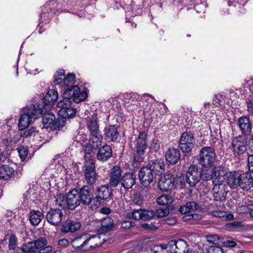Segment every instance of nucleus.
<instances>
[{"label":"nucleus","instance_id":"obj_19","mask_svg":"<svg viewBox=\"0 0 253 253\" xmlns=\"http://www.w3.org/2000/svg\"><path fill=\"white\" fill-rule=\"evenodd\" d=\"M68 208L74 210L82 203L81 198L79 197V192L73 189L69 192L66 196Z\"/></svg>","mask_w":253,"mask_h":253},{"label":"nucleus","instance_id":"obj_15","mask_svg":"<svg viewBox=\"0 0 253 253\" xmlns=\"http://www.w3.org/2000/svg\"><path fill=\"white\" fill-rule=\"evenodd\" d=\"M63 216V213L61 209H51L47 212L46 219L50 224L57 226L60 224Z\"/></svg>","mask_w":253,"mask_h":253},{"label":"nucleus","instance_id":"obj_7","mask_svg":"<svg viewBox=\"0 0 253 253\" xmlns=\"http://www.w3.org/2000/svg\"><path fill=\"white\" fill-rule=\"evenodd\" d=\"M96 196L94 199V205L99 207L102 203L109 201L112 198L111 189L105 185L97 187L96 189Z\"/></svg>","mask_w":253,"mask_h":253},{"label":"nucleus","instance_id":"obj_54","mask_svg":"<svg viewBox=\"0 0 253 253\" xmlns=\"http://www.w3.org/2000/svg\"><path fill=\"white\" fill-rule=\"evenodd\" d=\"M75 139L76 141L79 142L82 144V142L87 140V136L82 131L80 130L76 135Z\"/></svg>","mask_w":253,"mask_h":253},{"label":"nucleus","instance_id":"obj_32","mask_svg":"<svg viewBox=\"0 0 253 253\" xmlns=\"http://www.w3.org/2000/svg\"><path fill=\"white\" fill-rule=\"evenodd\" d=\"M149 168L152 169V171L156 175L158 173H162L163 172L165 168V165L162 160L157 159L152 160L150 162V167Z\"/></svg>","mask_w":253,"mask_h":253},{"label":"nucleus","instance_id":"obj_40","mask_svg":"<svg viewBox=\"0 0 253 253\" xmlns=\"http://www.w3.org/2000/svg\"><path fill=\"white\" fill-rule=\"evenodd\" d=\"M75 75L73 74H68L64 79L59 87L62 89H65L73 86L75 83Z\"/></svg>","mask_w":253,"mask_h":253},{"label":"nucleus","instance_id":"obj_45","mask_svg":"<svg viewBox=\"0 0 253 253\" xmlns=\"http://www.w3.org/2000/svg\"><path fill=\"white\" fill-rule=\"evenodd\" d=\"M142 209L134 210L132 211H129L126 213V216L129 218L135 220L141 219V213Z\"/></svg>","mask_w":253,"mask_h":253},{"label":"nucleus","instance_id":"obj_38","mask_svg":"<svg viewBox=\"0 0 253 253\" xmlns=\"http://www.w3.org/2000/svg\"><path fill=\"white\" fill-rule=\"evenodd\" d=\"M63 93V99L71 100V98H74L76 94L79 91V87L77 85H73L71 87L64 89Z\"/></svg>","mask_w":253,"mask_h":253},{"label":"nucleus","instance_id":"obj_48","mask_svg":"<svg viewBox=\"0 0 253 253\" xmlns=\"http://www.w3.org/2000/svg\"><path fill=\"white\" fill-rule=\"evenodd\" d=\"M186 182L185 177H174V188H182L185 185Z\"/></svg>","mask_w":253,"mask_h":253},{"label":"nucleus","instance_id":"obj_22","mask_svg":"<svg viewBox=\"0 0 253 253\" xmlns=\"http://www.w3.org/2000/svg\"><path fill=\"white\" fill-rule=\"evenodd\" d=\"M226 173L225 169L221 166L214 167L212 169V180L213 183L223 182L224 175Z\"/></svg>","mask_w":253,"mask_h":253},{"label":"nucleus","instance_id":"obj_24","mask_svg":"<svg viewBox=\"0 0 253 253\" xmlns=\"http://www.w3.org/2000/svg\"><path fill=\"white\" fill-rule=\"evenodd\" d=\"M118 127L117 125H109L104 128L105 139L108 142L115 141L119 136Z\"/></svg>","mask_w":253,"mask_h":253},{"label":"nucleus","instance_id":"obj_21","mask_svg":"<svg viewBox=\"0 0 253 253\" xmlns=\"http://www.w3.org/2000/svg\"><path fill=\"white\" fill-rule=\"evenodd\" d=\"M98 122L97 115L94 113L86 119V127L90 134L100 132Z\"/></svg>","mask_w":253,"mask_h":253},{"label":"nucleus","instance_id":"obj_39","mask_svg":"<svg viewBox=\"0 0 253 253\" xmlns=\"http://www.w3.org/2000/svg\"><path fill=\"white\" fill-rule=\"evenodd\" d=\"M12 130L7 129L6 132L1 134L0 137V146H7L12 141Z\"/></svg>","mask_w":253,"mask_h":253},{"label":"nucleus","instance_id":"obj_64","mask_svg":"<svg viewBox=\"0 0 253 253\" xmlns=\"http://www.w3.org/2000/svg\"><path fill=\"white\" fill-rule=\"evenodd\" d=\"M163 251V247L161 246H154L151 249V252L153 253H164Z\"/></svg>","mask_w":253,"mask_h":253},{"label":"nucleus","instance_id":"obj_3","mask_svg":"<svg viewBox=\"0 0 253 253\" xmlns=\"http://www.w3.org/2000/svg\"><path fill=\"white\" fill-rule=\"evenodd\" d=\"M155 246L163 247L164 253H186L188 251V245L182 239L172 240L169 242L167 245H160Z\"/></svg>","mask_w":253,"mask_h":253},{"label":"nucleus","instance_id":"obj_62","mask_svg":"<svg viewBox=\"0 0 253 253\" xmlns=\"http://www.w3.org/2000/svg\"><path fill=\"white\" fill-rule=\"evenodd\" d=\"M248 166L250 171L253 172V154L249 156L248 158Z\"/></svg>","mask_w":253,"mask_h":253},{"label":"nucleus","instance_id":"obj_20","mask_svg":"<svg viewBox=\"0 0 253 253\" xmlns=\"http://www.w3.org/2000/svg\"><path fill=\"white\" fill-rule=\"evenodd\" d=\"M213 195L216 201H223L227 193L226 185L223 182L219 183H213Z\"/></svg>","mask_w":253,"mask_h":253},{"label":"nucleus","instance_id":"obj_25","mask_svg":"<svg viewBox=\"0 0 253 253\" xmlns=\"http://www.w3.org/2000/svg\"><path fill=\"white\" fill-rule=\"evenodd\" d=\"M167 162L170 165H175L180 159V153L178 149L169 148L165 153Z\"/></svg>","mask_w":253,"mask_h":253},{"label":"nucleus","instance_id":"obj_55","mask_svg":"<svg viewBox=\"0 0 253 253\" xmlns=\"http://www.w3.org/2000/svg\"><path fill=\"white\" fill-rule=\"evenodd\" d=\"M133 203L136 205L141 206L143 204L142 196L139 194H135L133 199Z\"/></svg>","mask_w":253,"mask_h":253},{"label":"nucleus","instance_id":"obj_50","mask_svg":"<svg viewBox=\"0 0 253 253\" xmlns=\"http://www.w3.org/2000/svg\"><path fill=\"white\" fill-rule=\"evenodd\" d=\"M154 215V212L152 211H147L144 209L142 210L141 219L147 220L150 219Z\"/></svg>","mask_w":253,"mask_h":253},{"label":"nucleus","instance_id":"obj_60","mask_svg":"<svg viewBox=\"0 0 253 253\" xmlns=\"http://www.w3.org/2000/svg\"><path fill=\"white\" fill-rule=\"evenodd\" d=\"M211 215L218 217H224L226 215V212L222 211H214L212 212Z\"/></svg>","mask_w":253,"mask_h":253},{"label":"nucleus","instance_id":"obj_18","mask_svg":"<svg viewBox=\"0 0 253 253\" xmlns=\"http://www.w3.org/2000/svg\"><path fill=\"white\" fill-rule=\"evenodd\" d=\"M79 197L83 205L94 204V199L93 192L91 188L88 186H84L80 189Z\"/></svg>","mask_w":253,"mask_h":253},{"label":"nucleus","instance_id":"obj_57","mask_svg":"<svg viewBox=\"0 0 253 253\" xmlns=\"http://www.w3.org/2000/svg\"><path fill=\"white\" fill-rule=\"evenodd\" d=\"M169 211L167 209H159L156 211V214L158 217H163L168 215Z\"/></svg>","mask_w":253,"mask_h":253},{"label":"nucleus","instance_id":"obj_63","mask_svg":"<svg viewBox=\"0 0 253 253\" xmlns=\"http://www.w3.org/2000/svg\"><path fill=\"white\" fill-rule=\"evenodd\" d=\"M126 98L129 100L131 99V101H133L134 99L137 100L139 98V95L136 93H130L126 94Z\"/></svg>","mask_w":253,"mask_h":253},{"label":"nucleus","instance_id":"obj_33","mask_svg":"<svg viewBox=\"0 0 253 253\" xmlns=\"http://www.w3.org/2000/svg\"><path fill=\"white\" fill-rule=\"evenodd\" d=\"M43 213L39 211H32L29 215V220L32 225L37 226L43 218Z\"/></svg>","mask_w":253,"mask_h":253},{"label":"nucleus","instance_id":"obj_23","mask_svg":"<svg viewBox=\"0 0 253 253\" xmlns=\"http://www.w3.org/2000/svg\"><path fill=\"white\" fill-rule=\"evenodd\" d=\"M241 175L238 171H232L227 173L226 182L232 189H236L240 186Z\"/></svg>","mask_w":253,"mask_h":253},{"label":"nucleus","instance_id":"obj_16","mask_svg":"<svg viewBox=\"0 0 253 253\" xmlns=\"http://www.w3.org/2000/svg\"><path fill=\"white\" fill-rule=\"evenodd\" d=\"M102 135L101 132L95 133H89V140L88 145L86 146L84 149V155H85L86 149H88V152L93 151L98 148L102 144Z\"/></svg>","mask_w":253,"mask_h":253},{"label":"nucleus","instance_id":"obj_41","mask_svg":"<svg viewBox=\"0 0 253 253\" xmlns=\"http://www.w3.org/2000/svg\"><path fill=\"white\" fill-rule=\"evenodd\" d=\"M54 205L57 207L56 209L61 208L62 209L68 207L67 198L63 195H59L55 197Z\"/></svg>","mask_w":253,"mask_h":253},{"label":"nucleus","instance_id":"obj_58","mask_svg":"<svg viewBox=\"0 0 253 253\" xmlns=\"http://www.w3.org/2000/svg\"><path fill=\"white\" fill-rule=\"evenodd\" d=\"M39 133V132L35 129L34 128H32L29 130H26L24 132L23 134V136L25 137H29V136H36V135H38Z\"/></svg>","mask_w":253,"mask_h":253},{"label":"nucleus","instance_id":"obj_61","mask_svg":"<svg viewBox=\"0 0 253 253\" xmlns=\"http://www.w3.org/2000/svg\"><path fill=\"white\" fill-rule=\"evenodd\" d=\"M212 173L210 174L208 172V170H203V172L201 173V178L204 180H208L210 179H212Z\"/></svg>","mask_w":253,"mask_h":253},{"label":"nucleus","instance_id":"obj_44","mask_svg":"<svg viewBox=\"0 0 253 253\" xmlns=\"http://www.w3.org/2000/svg\"><path fill=\"white\" fill-rule=\"evenodd\" d=\"M102 228L105 230L111 229L113 226V219L109 216L104 218L101 222Z\"/></svg>","mask_w":253,"mask_h":253},{"label":"nucleus","instance_id":"obj_53","mask_svg":"<svg viewBox=\"0 0 253 253\" xmlns=\"http://www.w3.org/2000/svg\"><path fill=\"white\" fill-rule=\"evenodd\" d=\"M85 236L82 235L79 237L76 238L74 239L72 241V245L74 248H80L81 249V243H83V241L84 239H85Z\"/></svg>","mask_w":253,"mask_h":253},{"label":"nucleus","instance_id":"obj_27","mask_svg":"<svg viewBox=\"0 0 253 253\" xmlns=\"http://www.w3.org/2000/svg\"><path fill=\"white\" fill-rule=\"evenodd\" d=\"M112 155L111 147L108 145H105L100 148L97 154V159L99 161L105 162L108 161Z\"/></svg>","mask_w":253,"mask_h":253},{"label":"nucleus","instance_id":"obj_11","mask_svg":"<svg viewBox=\"0 0 253 253\" xmlns=\"http://www.w3.org/2000/svg\"><path fill=\"white\" fill-rule=\"evenodd\" d=\"M47 244V240L43 238H40L38 240L30 242L24 245L21 248L23 252H35L37 250H41Z\"/></svg>","mask_w":253,"mask_h":253},{"label":"nucleus","instance_id":"obj_35","mask_svg":"<svg viewBox=\"0 0 253 253\" xmlns=\"http://www.w3.org/2000/svg\"><path fill=\"white\" fill-rule=\"evenodd\" d=\"M43 113V114H44ZM42 118V124L43 127L48 128L53 127L55 124V117L52 113L46 112Z\"/></svg>","mask_w":253,"mask_h":253},{"label":"nucleus","instance_id":"obj_2","mask_svg":"<svg viewBox=\"0 0 253 253\" xmlns=\"http://www.w3.org/2000/svg\"><path fill=\"white\" fill-rule=\"evenodd\" d=\"M88 150L87 148L85 150V163L83 171L87 183L89 184H93L96 180L95 163L93 159L95 153L92 151L88 152Z\"/></svg>","mask_w":253,"mask_h":253},{"label":"nucleus","instance_id":"obj_31","mask_svg":"<svg viewBox=\"0 0 253 253\" xmlns=\"http://www.w3.org/2000/svg\"><path fill=\"white\" fill-rule=\"evenodd\" d=\"M135 183V175L132 172L125 173L121 178V183L125 189H129Z\"/></svg>","mask_w":253,"mask_h":253},{"label":"nucleus","instance_id":"obj_42","mask_svg":"<svg viewBox=\"0 0 253 253\" xmlns=\"http://www.w3.org/2000/svg\"><path fill=\"white\" fill-rule=\"evenodd\" d=\"M66 76L65 75V70L63 69H59L57 71L54 75L53 83L55 85H61V83L65 79Z\"/></svg>","mask_w":253,"mask_h":253},{"label":"nucleus","instance_id":"obj_52","mask_svg":"<svg viewBox=\"0 0 253 253\" xmlns=\"http://www.w3.org/2000/svg\"><path fill=\"white\" fill-rule=\"evenodd\" d=\"M17 245V239L13 235H10L8 239V248L10 250H15Z\"/></svg>","mask_w":253,"mask_h":253},{"label":"nucleus","instance_id":"obj_59","mask_svg":"<svg viewBox=\"0 0 253 253\" xmlns=\"http://www.w3.org/2000/svg\"><path fill=\"white\" fill-rule=\"evenodd\" d=\"M237 212L239 213H244L249 212V206H241L237 209Z\"/></svg>","mask_w":253,"mask_h":253},{"label":"nucleus","instance_id":"obj_6","mask_svg":"<svg viewBox=\"0 0 253 253\" xmlns=\"http://www.w3.org/2000/svg\"><path fill=\"white\" fill-rule=\"evenodd\" d=\"M147 135L144 132H140L136 140V144L135 147V154L134 159L137 162L142 161L145 154V150L147 147Z\"/></svg>","mask_w":253,"mask_h":253},{"label":"nucleus","instance_id":"obj_17","mask_svg":"<svg viewBox=\"0 0 253 253\" xmlns=\"http://www.w3.org/2000/svg\"><path fill=\"white\" fill-rule=\"evenodd\" d=\"M174 177L170 174H165L161 177L158 182L160 189L168 191L174 188Z\"/></svg>","mask_w":253,"mask_h":253},{"label":"nucleus","instance_id":"obj_36","mask_svg":"<svg viewBox=\"0 0 253 253\" xmlns=\"http://www.w3.org/2000/svg\"><path fill=\"white\" fill-rule=\"evenodd\" d=\"M199 208L198 205L195 202H188L185 205L181 206L179 211L182 214L193 212Z\"/></svg>","mask_w":253,"mask_h":253},{"label":"nucleus","instance_id":"obj_29","mask_svg":"<svg viewBox=\"0 0 253 253\" xmlns=\"http://www.w3.org/2000/svg\"><path fill=\"white\" fill-rule=\"evenodd\" d=\"M81 224L77 221L68 220L66 221L62 225L61 231L62 232H74L80 228Z\"/></svg>","mask_w":253,"mask_h":253},{"label":"nucleus","instance_id":"obj_10","mask_svg":"<svg viewBox=\"0 0 253 253\" xmlns=\"http://www.w3.org/2000/svg\"><path fill=\"white\" fill-rule=\"evenodd\" d=\"M201 178V172L199 171L198 167L194 165L190 166L185 175L186 182L190 186H194L199 182Z\"/></svg>","mask_w":253,"mask_h":253},{"label":"nucleus","instance_id":"obj_8","mask_svg":"<svg viewBox=\"0 0 253 253\" xmlns=\"http://www.w3.org/2000/svg\"><path fill=\"white\" fill-rule=\"evenodd\" d=\"M248 140L246 136L239 135L233 138L231 148L235 155L243 154L247 150Z\"/></svg>","mask_w":253,"mask_h":253},{"label":"nucleus","instance_id":"obj_4","mask_svg":"<svg viewBox=\"0 0 253 253\" xmlns=\"http://www.w3.org/2000/svg\"><path fill=\"white\" fill-rule=\"evenodd\" d=\"M216 155L213 148L204 147L199 153V163L205 168H211L215 160Z\"/></svg>","mask_w":253,"mask_h":253},{"label":"nucleus","instance_id":"obj_56","mask_svg":"<svg viewBox=\"0 0 253 253\" xmlns=\"http://www.w3.org/2000/svg\"><path fill=\"white\" fill-rule=\"evenodd\" d=\"M208 253H223V252L219 247L213 246L209 248Z\"/></svg>","mask_w":253,"mask_h":253},{"label":"nucleus","instance_id":"obj_12","mask_svg":"<svg viewBox=\"0 0 253 253\" xmlns=\"http://www.w3.org/2000/svg\"><path fill=\"white\" fill-rule=\"evenodd\" d=\"M246 94L244 97L246 98L247 111L250 115H253V79L247 80L245 84Z\"/></svg>","mask_w":253,"mask_h":253},{"label":"nucleus","instance_id":"obj_14","mask_svg":"<svg viewBox=\"0 0 253 253\" xmlns=\"http://www.w3.org/2000/svg\"><path fill=\"white\" fill-rule=\"evenodd\" d=\"M154 175L152 169L144 167L140 170L138 177L141 183L144 186H147L152 182Z\"/></svg>","mask_w":253,"mask_h":253},{"label":"nucleus","instance_id":"obj_1","mask_svg":"<svg viewBox=\"0 0 253 253\" xmlns=\"http://www.w3.org/2000/svg\"><path fill=\"white\" fill-rule=\"evenodd\" d=\"M45 111L46 110L42 109L40 106H37V109L33 104L27 106L22 111L19 119L18 125L19 129L23 130L26 129Z\"/></svg>","mask_w":253,"mask_h":253},{"label":"nucleus","instance_id":"obj_9","mask_svg":"<svg viewBox=\"0 0 253 253\" xmlns=\"http://www.w3.org/2000/svg\"><path fill=\"white\" fill-rule=\"evenodd\" d=\"M195 140L193 134L185 132L181 134L179 140V148L184 153L190 152L194 146Z\"/></svg>","mask_w":253,"mask_h":253},{"label":"nucleus","instance_id":"obj_13","mask_svg":"<svg viewBox=\"0 0 253 253\" xmlns=\"http://www.w3.org/2000/svg\"><path fill=\"white\" fill-rule=\"evenodd\" d=\"M58 97V92L54 89L49 90L45 94L43 103L44 105H39L42 109L46 110L44 113L48 111L50 107L57 100Z\"/></svg>","mask_w":253,"mask_h":253},{"label":"nucleus","instance_id":"obj_47","mask_svg":"<svg viewBox=\"0 0 253 253\" xmlns=\"http://www.w3.org/2000/svg\"><path fill=\"white\" fill-rule=\"evenodd\" d=\"M87 97V94L86 92L85 91H80V89H79V92L76 94V96L73 100L74 102L78 103L85 100Z\"/></svg>","mask_w":253,"mask_h":253},{"label":"nucleus","instance_id":"obj_26","mask_svg":"<svg viewBox=\"0 0 253 253\" xmlns=\"http://www.w3.org/2000/svg\"><path fill=\"white\" fill-rule=\"evenodd\" d=\"M239 187L245 191L251 190L253 187V178L250 173L241 174Z\"/></svg>","mask_w":253,"mask_h":253},{"label":"nucleus","instance_id":"obj_46","mask_svg":"<svg viewBox=\"0 0 253 253\" xmlns=\"http://www.w3.org/2000/svg\"><path fill=\"white\" fill-rule=\"evenodd\" d=\"M236 92H235L233 89H230L229 90V99L230 100H235L237 96L239 97L240 95L242 96L246 95L245 93V92H246V90H243L240 88L239 89H236Z\"/></svg>","mask_w":253,"mask_h":253},{"label":"nucleus","instance_id":"obj_30","mask_svg":"<svg viewBox=\"0 0 253 253\" xmlns=\"http://www.w3.org/2000/svg\"><path fill=\"white\" fill-rule=\"evenodd\" d=\"M122 175L121 169L118 166L114 167L110 175V184L113 187H116L121 180Z\"/></svg>","mask_w":253,"mask_h":253},{"label":"nucleus","instance_id":"obj_34","mask_svg":"<svg viewBox=\"0 0 253 253\" xmlns=\"http://www.w3.org/2000/svg\"><path fill=\"white\" fill-rule=\"evenodd\" d=\"M88 238L87 243H88L89 246H87V248H85L86 250H92L100 246L102 244L104 240V239L103 240H101L100 235H95L92 237L88 235Z\"/></svg>","mask_w":253,"mask_h":253},{"label":"nucleus","instance_id":"obj_43","mask_svg":"<svg viewBox=\"0 0 253 253\" xmlns=\"http://www.w3.org/2000/svg\"><path fill=\"white\" fill-rule=\"evenodd\" d=\"M173 201V198L170 195L163 194L157 198V203L158 205L165 206L170 204Z\"/></svg>","mask_w":253,"mask_h":253},{"label":"nucleus","instance_id":"obj_49","mask_svg":"<svg viewBox=\"0 0 253 253\" xmlns=\"http://www.w3.org/2000/svg\"><path fill=\"white\" fill-rule=\"evenodd\" d=\"M17 151L21 161L25 160L28 154V149L24 146H20L17 148Z\"/></svg>","mask_w":253,"mask_h":253},{"label":"nucleus","instance_id":"obj_5","mask_svg":"<svg viewBox=\"0 0 253 253\" xmlns=\"http://www.w3.org/2000/svg\"><path fill=\"white\" fill-rule=\"evenodd\" d=\"M59 115L63 118H72L75 116L77 111L72 107L71 100L62 99L57 104Z\"/></svg>","mask_w":253,"mask_h":253},{"label":"nucleus","instance_id":"obj_37","mask_svg":"<svg viewBox=\"0 0 253 253\" xmlns=\"http://www.w3.org/2000/svg\"><path fill=\"white\" fill-rule=\"evenodd\" d=\"M14 172V169L9 165L2 166L0 167V178L7 180L13 175Z\"/></svg>","mask_w":253,"mask_h":253},{"label":"nucleus","instance_id":"obj_28","mask_svg":"<svg viewBox=\"0 0 253 253\" xmlns=\"http://www.w3.org/2000/svg\"><path fill=\"white\" fill-rule=\"evenodd\" d=\"M238 126L242 133L249 134L252 130V124L247 117H241L238 120Z\"/></svg>","mask_w":253,"mask_h":253},{"label":"nucleus","instance_id":"obj_51","mask_svg":"<svg viewBox=\"0 0 253 253\" xmlns=\"http://www.w3.org/2000/svg\"><path fill=\"white\" fill-rule=\"evenodd\" d=\"M160 148L159 141L157 139H152L150 143L149 148L152 151L157 152Z\"/></svg>","mask_w":253,"mask_h":253}]
</instances>
